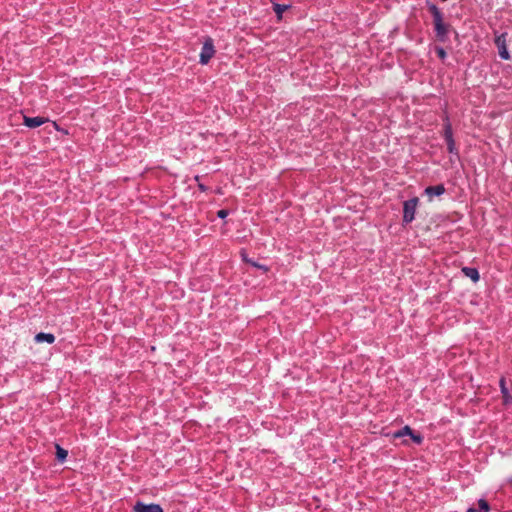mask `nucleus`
<instances>
[{"mask_svg": "<svg viewBox=\"0 0 512 512\" xmlns=\"http://www.w3.org/2000/svg\"><path fill=\"white\" fill-rule=\"evenodd\" d=\"M429 10L433 16L436 36L439 40L444 41L447 37L449 26L444 23L442 13L435 5H431Z\"/></svg>", "mask_w": 512, "mask_h": 512, "instance_id": "f257e3e1", "label": "nucleus"}, {"mask_svg": "<svg viewBox=\"0 0 512 512\" xmlns=\"http://www.w3.org/2000/svg\"><path fill=\"white\" fill-rule=\"evenodd\" d=\"M418 204L417 198H412L408 201L404 202V208H403V220L406 223H410L413 221L416 208Z\"/></svg>", "mask_w": 512, "mask_h": 512, "instance_id": "f03ea898", "label": "nucleus"}, {"mask_svg": "<svg viewBox=\"0 0 512 512\" xmlns=\"http://www.w3.org/2000/svg\"><path fill=\"white\" fill-rule=\"evenodd\" d=\"M215 53L214 46L212 43V40H207L201 50L200 53V63L201 64H207L209 60L213 57Z\"/></svg>", "mask_w": 512, "mask_h": 512, "instance_id": "7ed1b4c3", "label": "nucleus"}, {"mask_svg": "<svg viewBox=\"0 0 512 512\" xmlns=\"http://www.w3.org/2000/svg\"><path fill=\"white\" fill-rule=\"evenodd\" d=\"M405 436H410L411 439L417 444L422 442V436L420 434H414L409 426H404L402 429L393 433V438H402Z\"/></svg>", "mask_w": 512, "mask_h": 512, "instance_id": "20e7f679", "label": "nucleus"}, {"mask_svg": "<svg viewBox=\"0 0 512 512\" xmlns=\"http://www.w3.org/2000/svg\"><path fill=\"white\" fill-rule=\"evenodd\" d=\"M495 44L498 48L499 56L504 60H508L510 56L506 47V34H501L496 37Z\"/></svg>", "mask_w": 512, "mask_h": 512, "instance_id": "39448f33", "label": "nucleus"}, {"mask_svg": "<svg viewBox=\"0 0 512 512\" xmlns=\"http://www.w3.org/2000/svg\"><path fill=\"white\" fill-rule=\"evenodd\" d=\"M134 512H163V509L158 504H144L142 502H137L134 505Z\"/></svg>", "mask_w": 512, "mask_h": 512, "instance_id": "423d86ee", "label": "nucleus"}, {"mask_svg": "<svg viewBox=\"0 0 512 512\" xmlns=\"http://www.w3.org/2000/svg\"><path fill=\"white\" fill-rule=\"evenodd\" d=\"M424 192L428 196L429 201H432L434 196H440L445 192V187L442 184L429 186Z\"/></svg>", "mask_w": 512, "mask_h": 512, "instance_id": "0eeeda50", "label": "nucleus"}, {"mask_svg": "<svg viewBox=\"0 0 512 512\" xmlns=\"http://www.w3.org/2000/svg\"><path fill=\"white\" fill-rule=\"evenodd\" d=\"M45 123V119L42 117H28L24 116V124L29 128H36Z\"/></svg>", "mask_w": 512, "mask_h": 512, "instance_id": "6e6552de", "label": "nucleus"}, {"mask_svg": "<svg viewBox=\"0 0 512 512\" xmlns=\"http://www.w3.org/2000/svg\"><path fill=\"white\" fill-rule=\"evenodd\" d=\"M462 272L466 277L470 278L473 282H477L480 278L479 272L476 268L463 267Z\"/></svg>", "mask_w": 512, "mask_h": 512, "instance_id": "1a4fd4ad", "label": "nucleus"}, {"mask_svg": "<svg viewBox=\"0 0 512 512\" xmlns=\"http://www.w3.org/2000/svg\"><path fill=\"white\" fill-rule=\"evenodd\" d=\"M35 341L37 343L47 342L49 344H52L55 341V336L51 333H38L35 336Z\"/></svg>", "mask_w": 512, "mask_h": 512, "instance_id": "9d476101", "label": "nucleus"}, {"mask_svg": "<svg viewBox=\"0 0 512 512\" xmlns=\"http://www.w3.org/2000/svg\"><path fill=\"white\" fill-rule=\"evenodd\" d=\"M500 388H501V393H502V396H503V401L505 404H509L512 402V396L510 395L507 387H506V384H505V379L504 378H501L500 379Z\"/></svg>", "mask_w": 512, "mask_h": 512, "instance_id": "9b49d317", "label": "nucleus"}, {"mask_svg": "<svg viewBox=\"0 0 512 512\" xmlns=\"http://www.w3.org/2000/svg\"><path fill=\"white\" fill-rule=\"evenodd\" d=\"M467 512H489V504L487 501L480 499L478 501V508L471 507L467 510Z\"/></svg>", "mask_w": 512, "mask_h": 512, "instance_id": "f8f14e48", "label": "nucleus"}, {"mask_svg": "<svg viewBox=\"0 0 512 512\" xmlns=\"http://www.w3.org/2000/svg\"><path fill=\"white\" fill-rule=\"evenodd\" d=\"M68 455L67 450L60 447L58 444L56 445V457L60 462H63Z\"/></svg>", "mask_w": 512, "mask_h": 512, "instance_id": "ddd939ff", "label": "nucleus"}, {"mask_svg": "<svg viewBox=\"0 0 512 512\" xmlns=\"http://www.w3.org/2000/svg\"><path fill=\"white\" fill-rule=\"evenodd\" d=\"M288 8L287 5H281V4H274V12L277 14L278 18L280 19L282 17V14L286 9Z\"/></svg>", "mask_w": 512, "mask_h": 512, "instance_id": "4468645a", "label": "nucleus"}, {"mask_svg": "<svg viewBox=\"0 0 512 512\" xmlns=\"http://www.w3.org/2000/svg\"><path fill=\"white\" fill-rule=\"evenodd\" d=\"M444 138L445 140H450V139H453V134H452V128H451V125L449 122H447L445 124V128H444Z\"/></svg>", "mask_w": 512, "mask_h": 512, "instance_id": "2eb2a0df", "label": "nucleus"}, {"mask_svg": "<svg viewBox=\"0 0 512 512\" xmlns=\"http://www.w3.org/2000/svg\"><path fill=\"white\" fill-rule=\"evenodd\" d=\"M446 143H447L448 151L450 153H454L456 151L454 139L447 140Z\"/></svg>", "mask_w": 512, "mask_h": 512, "instance_id": "dca6fc26", "label": "nucleus"}, {"mask_svg": "<svg viewBox=\"0 0 512 512\" xmlns=\"http://www.w3.org/2000/svg\"><path fill=\"white\" fill-rule=\"evenodd\" d=\"M244 260L246 262H248V263H251L253 266H255V267L259 268V269H263L265 272L268 270L267 267L259 265V264L255 263V262H252V261H250V260H248L246 258H244Z\"/></svg>", "mask_w": 512, "mask_h": 512, "instance_id": "f3484780", "label": "nucleus"}, {"mask_svg": "<svg viewBox=\"0 0 512 512\" xmlns=\"http://www.w3.org/2000/svg\"><path fill=\"white\" fill-rule=\"evenodd\" d=\"M436 52L441 59H444L446 57V52L443 48H437Z\"/></svg>", "mask_w": 512, "mask_h": 512, "instance_id": "a211bd4d", "label": "nucleus"}, {"mask_svg": "<svg viewBox=\"0 0 512 512\" xmlns=\"http://www.w3.org/2000/svg\"><path fill=\"white\" fill-rule=\"evenodd\" d=\"M217 215H218V217H220V218H225V217L228 215V211H227V210H225V209L219 210V211L217 212Z\"/></svg>", "mask_w": 512, "mask_h": 512, "instance_id": "6ab92c4d", "label": "nucleus"}]
</instances>
